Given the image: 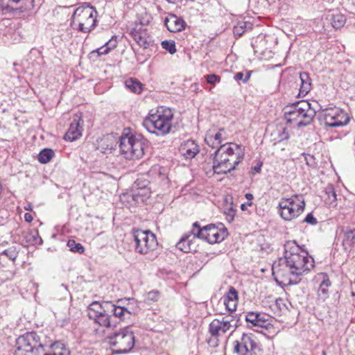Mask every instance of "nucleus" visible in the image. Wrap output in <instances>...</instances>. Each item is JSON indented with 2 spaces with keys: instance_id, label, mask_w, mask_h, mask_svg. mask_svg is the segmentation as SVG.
<instances>
[{
  "instance_id": "f257e3e1",
  "label": "nucleus",
  "mask_w": 355,
  "mask_h": 355,
  "mask_svg": "<svg viewBox=\"0 0 355 355\" xmlns=\"http://www.w3.org/2000/svg\"><path fill=\"white\" fill-rule=\"evenodd\" d=\"M284 250V257L272 264V275L281 286L297 284L303 275L314 267V260L295 241H286Z\"/></svg>"
},
{
  "instance_id": "f03ea898",
  "label": "nucleus",
  "mask_w": 355,
  "mask_h": 355,
  "mask_svg": "<svg viewBox=\"0 0 355 355\" xmlns=\"http://www.w3.org/2000/svg\"><path fill=\"white\" fill-rule=\"evenodd\" d=\"M239 148L240 146L234 143H227L220 146L211 155L214 173L223 174L235 169L243 160V155L239 153H235Z\"/></svg>"
},
{
  "instance_id": "7ed1b4c3",
  "label": "nucleus",
  "mask_w": 355,
  "mask_h": 355,
  "mask_svg": "<svg viewBox=\"0 0 355 355\" xmlns=\"http://www.w3.org/2000/svg\"><path fill=\"white\" fill-rule=\"evenodd\" d=\"M173 118V113L170 108L159 107L150 110L144 120L143 125L149 132L163 136L171 130Z\"/></svg>"
},
{
  "instance_id": "20e7f679",
  "label": "nucleus",
  "mask_w": 355,
  "mask_h": 355,
  "mask_svg": "<svg viewBox=\"0 0 355 355\" xmlns=\"http://www.w3.org/2000/svg\"><path fill=\"white\" fill-rule=\"evenodd\" d=\"M15 347L14 355H52L49 343L42 342L34 331L20 336L16 340Z\"/></svg>"
},
{
  "instance_id": "39448f33",
  "label": "nucleus",
  "mask_w": 355,
  "mask_h": 355,
  "mask_svg": "<svg viewBox=\"0 0 355 355\" xmlns=\"http://www.w3.org/2000/svg\"><path fill=\"white\" fill-rule=\"evenodd\" d=\"M96 14L94 6L89 3H84L73 12L70 26L82 33H89L96 26Z\"/></svg>"
},
{
  "instance_id": "423d86ee",
  "label": "nucleus",
  "mask_w": 355,
  "mask_h": 355,
  "mask_svg": "<svg viewBox=\"0 0 355 355\" xmlns=\"http://www.w3.org/2000/svg\"><path fill=\"white\" fill-rule=\"evenodd\" d=\"M146 141L141 135L123 133L119 138L121 154L127 159H139L144 155Z\"/></svg>"
},
{
  "instance_id": "0eeeda50",
  "label": "nucleus",
  "mask_w": 355,
  "mask_h": 355,
  "mask_svg": "<svg viewBox=\"0 0 355 355\" xmlns=\"http://www.w3.org/2000/svg\"><path fill=\"white\" fill-rule=\"evenodd\" d=\"M109 344L115 354H126L135 346V336L130 327L121 328L119 330L110 333L107 336Z\"/></svg>"
},
{
  "instance_id": "6e6552de",
  "label": "nucleus",
  "mask_w": 355,
  "mask_h": 355,
  "mask_svg": "<svg viewBox=\"0 0 355 355\" xmlns=\"http://www.w3.org/2000/svg\"><path fill=\"white\" fill-rule=\"evenodd\" d=\"M191 234H193V238L200 239L210 244L223 241L228 234L227 229L222 224L217 226L209 224L201 227L198 222L193 224Z\"/></svg>"
},
{
  "instance_id": "1a4fd4ad",
  "label": "nucleus",
  "mask_w": 355,
  "mask_h": 355,
  "mask_svg": "<svg viewBox=\"0 0 355 355\" xmlns=\"http://www.w3.org/2000/svg\"><path fill=\"white\" fill-rule=\"evenodd\" d=\"M233 353L236 355H263L261 345L252 334H243L233 343Z\"/></svg>"
},
{
  "instance_id": "9d476101",
  "label": "nucleus",
  "mask_w": 355,
  "mask_h": 355,
  "mask_svg": "<svg viewBox=\"0 0 355 355\" xmlns=\"http://www.w3.org/2000/svg\"><path fill=\"white\" fill-rule=\"evenodd\" d=\"M305 202H296L293 198H282L278 203V214L285 221H291L300 216L304 211Z\"/></svg>"
},
{
  "instance_id": "9b49d317",
  "label": "nucleus",
  "mask_w": 355,
  "mask_h": 355,
  "mask_svg": "<svg viewBox=\"0 0 355 355\" xmlns=\"http://www.w3.org/2000/svg\"><path fill=\"white\" fill-rule=\"evenodd\" d=\"M132 235L135 243V250L139 254H148L158 245L155 235L150 230H135Z\"/></svg>"
},
{
  "instance_id": "f8f14e48",
  "label": "nucleus",
  "mask_w": 355,
  "mask_h": 355,
  "mask_svg": "<svg viewBox=\"0 0 355 355\" xmlns=\"http://www.w3.org/2000/svg\"><path fill=\"white\" fill-rule=\"evenodd\" d=\"M34 0H0V11L3 15L20 16L32 10Z\"/></svg>"
},
{
  "instance_id": "ddd939ff",
  "label": "nucleus",
  "mask_w": 355,
  "mask_h": 355,
  "mask_svg": "<svg viewBox=\"0 0 355 355\" xmlns=\"http://www.w3.org/2000/svg\"><path fill=\"white\" fill-rule=\"evenodd\" d=\"M235 319L236 316L234 315L222 317L221 319H214L209 325L210 335L216 338L226 334L232 327H236L239 320Z\"/></svg>"
},
{
  "instance_id": "4468645a",
  "label": "nucleus",
  "mask_w": 355,
  "mask_h": 355,
  "mask_svg": "<svg viewBox=\"0 0 355 355\" xmlns=\"http://www.w3.org/2000/svg\"><path fill=\"white\" fill-rule=\"evenodd\" d=\"M349 121L348 114L343 110L334 108L326 110L324 114V123L330 128L343 127Z\"/></svg>"
},
{
  "instance_id": "2eb2a0df",
  "label": "nucleus",
  "mask_w": 355,
  "mask_h": 355,
  "mask_svg": "<svg viewBox=\"0 0 355 355\" xmlns=\"http://www.w3.org/2000/svg\"><path fill=\"white\" fill-rule=\"evenodd\" d=\"M83 119L80 114H74L68 131L64 135V139L69 141L79 139L83 134Z\"/></svg>"
},
{
  "instance_id": "dca6fc26",
  "label": "nucleus",
  "mask_w": 355,
  "mask_h": 355,
  "mask_svg": "<svg viewBox=\"0 0 355 355\" xmlns=\"http://www.w3.org/2000/svg\"><path fill=\"white\" fill-rule=\"evenodd\" d=\"M129 34L134 40L144 49L149 48L153 44V41L149 37L147 31L142 25H136L131 28Z\"/></svg>"
},
{
  "instance_id": "f3484780",
  "label": "nucleus",
  "mask_w": 355,
  "mask_h": 355,
  "mask_svg": "<svg viewBox=\"0 0 355 355\" xmlns=\"http://www.w3.org/2000/svg\"><path fill=\"white\" fill-rule=\"evenodd\" d=\"M299 105L300 115L299 127L308 125L312 122L316 112L311 107V104L307 101H300Z\"/></svg>"
},
{
  "instance_id": "a211bd4d",
  "label": "nucleus",
  "mask_w": 355,
  "mask_h": 355,
  "mask_svg": "<svg viewBox=\"0 0 355 355\" xmlns=\"http://www.w3.org/2000/svg\"><path fill=\"white\" fill-rule=\"evenodd\" d=\"M227 139V133L224 128H220L216 133L212 132L211 130L207 132L205 138V141L212 148H218L222 146L221 143Z\"/></svg>"
},
{
  "instance_id": "6ab92c4d",
  "label": "nucleus",
  "mask_w": 355,
  "mask_h": 355,
  "mask_svg": "<svg viewBox=\"0 0 355 355\" xmlns=\"http://www.w3.org/2000/svg\"><path fill=\"white\" fill-rule=\"evenodd\" d=\"M245 320L254 327L268 329L270 325V316L263 313L250 312L246 315Z\"/></svg>"
},
{
  "instance_id": "aec40b11",
  "label": "nucleus",
  "mask_w": 355,
  "mask_h": 355,
  "mask_svg": "<svg viewBox=\"0 0 355 355\" xmlns=\"http://www.w3.org/2000/svg\"><path fill=\"white\" fill-rule=\"evenodd\" d=\"M239 302L238 291L233 286H230L228 292L223 297V304L230 312L235 311Z\"/></svg>"
},
{
  "instance_id": "412c9836",
  "label": "nucleus",
  "mask_w": 355,
  "mask_h": 355,
  "mask_svg": "<svg viewBox=\"0 0 355 355\" xmlns=\"http://www.w3.org/2000/svg\"><path fill=\"white\" fill-rule=\"evenodd\" d=\"M164 25L172 33H177L184 29L185 22L175 15L170 14L164 19Z\"/></svg>"
},
{
  "instance_id": "4be33fe9",
  "label": "nucleus",
  "mask_w": 355,
  "mask_h": 355,
  "mask_svg": "<svg viewBox=\"0 0 355 355\" xmlns=\"http://www.w3.org/2000/svg\"><path fill=\"white\" fill-rule=\"evenodd\" d=\"M193 234H191V230L186 233L176 244V247L181 251L188 253L192 251H196V246L194 244Z\"/></svg>"
},
{
  "instance_id": "5701e85b",
  "label": "nucleus",
  "mask_w": 355,
  "mask_h": 355,
  "mask_svg": "<svg viewBox=\"0 0 355 355\" xmlns=\"http://www.w3.org/2000/svg\"><path fill=\"white\" fill-rule=\"evenodd\" d=\"M110 302H103L100 303L97 301L90 304L87 309V315L90 319L96 318L97 315L106 312L110 309Z\"/></svg>"
},
{
  "instance_id": "b1692460",
  "label": "nucleus",
  "mask_w": 355,
  "mask_h": 355,
  "mask_svg": "<svg viewBox=\"0 0 355 355\" xmlns=\"http://www.w3.org/2000/svg\"><path fill=\"white\" fill-rule=\"evenodd\" d=\"M116 144L117 141L112 135H106L97 140L96 149L102 153H111Z\"/></svg>"
},
{
  "instance_id": "393cba45",
  "label": "nucleus",
  "mask_w": 355,
  "mask_h": 355,
  "mask_svg": "<svg viewBox=\"0 0 355 355\" xmlns=\"http://www.w3.org/2000/svg\"><path fill=\"white\" fill-rule=\"evenodd\" d=\"M299 102L292 105L291 106H287L284 111V119L288 123H295L299 127L300 121V109Z\"/></svg>"
},
{
  "instance_id": "a878e982",
  "label": "nucleus",
  "mask_w": 355,
  "mask_h": 355,
  "mask_svg": "<svg viewBox=\"0 0 355 355\" xmlns=\"http://www.w3.org/2000/svg\"><path fill=\"white\" fill-rule=\"evenodd\" d=\"M180 150L187 159H192L199 153L200 148L193 140H187L182 144Z\"/></svg>"
},
{
  "instance_id": "bb28decb",
  "label": "nucleus",
  "mask_w": 355,
  "mask_h": 355,
  "mask_svg": "<svg viewBox=\"0 0 355 355\" xmlns=\"http://www.w3.org/2000/svg\"><path fill=\"white\" fill-rule=\"evenodd\" d=\"M343 234V245L345 250H349L355 245V228L345 227L342 229Z\"/></svg>"
},
{
  "instance_id": "cd10ccee",
  "label": "nucleus",
  "mask_w": 355,
  "mask_h": 355,
  "mask_svg": "<svg viewBox=\"0 0 355 355\" xmlns=\"http://www.w3.org/2000/svg\"><path fill=\"white\" fill-rule=\"evenodd\" d=\"M150 196V189L148 187L143 186V189H132L131 195L132 200L137 203L144 202Z\"/></svg>"
},
{
  "instance_id": "c85d7f7f",
  "label": "nucleus",
  "mask_w": 355,
  "mask_h": 355,
  "mask_svg": "<svg viewBox=\"0 0 355 355\" xmlns=\"http://www.w3.org/2000/svg\"><path fill=\"white\" fill-rule=\"evenodd\" d=\"M321 275L322 280L318 291V295L320 300L324 301L329 297V287L331 283L327 274L322 273Z\"/></svg>"
},
{
  "instance_id": "c756f323",
  "label": "nucleus",
  "mask_w": 355,
  "mask_h": 355,
  "mask_svg": "<svg viewBox=\"0 0 355 355\" xmlns=\"http://www.w3.org/2000/svg\"><path fill=\"white\" fill-rule=\"evenodd\" d=\"M300 79L301 81V85L299 95L305 96L311 91V80L309 73L306 72L300 73Z\"/></svg>"
},
{
  "instance_id": "7c9ffc66",
  "label": "nucleus",
  "mask_w": 355,
  "mask_h": 355,
  "mask_svg": "<svg viewBox=\"0 0 355 355\" xmlns=\"http://www.w3.org/2000/svg\"><path fill=\"white\" fill-rule=\"evenodd\" d=\"M148 175L159 182L167 180L166 169L159 165L153 166L150 169Z\"/></svg>"
},
{
  "instance_id": "2f4dec72",
  "label": "nucleus",
  "mask_w": 355,
  "mask_h": 355,
  "mask_svg": "<svg viewBox=\"0 0 355 355\" xmlns=\"http://www.w3.org/2000/svg\"><path fill=\"white\" fill-rule=\"evenodd\" d=\"M322 198L326 205L331 207L337 205V198L334 188L332 185H328L324 191V196Z\"/></svg>"
},
{
  "instance_id": "473e14b6",
  "label": "nucleus",
  "mask_w": 355,
  "mask_h": 355,
  "mask_svg": "<svg viewBox=\"0 0 355 355\" xmlns=\"http://www.w3.org/2000/svg\"><path fill=\"white\" fill-rule=\"evenodd\" d=\"M49 349L51 350L52 355H70L69 349L60 342L49 344Z\"/></svg>"
},
{
  "instance_id": "72a5a7b5",
  "label": "nucleus",
  "mask_w": 355,
  "mask_h": 355,
  "mask_svg": "<svg viewBox=\"0 0 355 355\" xmlns=\"http://www.w3.org/2000/svg\"><path fill=\"white\" fill-rule=\"evenodd\" d=\"M24 239L27 244L31 245H41L43 242L38 231L35 230L26 232L24 235Z\"/></svg>"
},
{
  "instance_id": "f704fd0d",
  "label": "nucleus",
  "mask_w": 355,
  "mask_h": 355,
  "mask_svg": "<svg viewBox=\"0 0 355 355\" xmlns=\"http://www.w3.org/2000/svg\"><path fill=\"white\" fill-rule=\"evenodd\" d=\"M330 21L334 28L339 29L343 27L345 24L346 17L340 13H337L336 15H331Z\"/></svg>"
},
{
  "instance_id": "c9c22d12",
  "label": "nucleus",
  "mask_w": 355,
  "mask_h": 355,
  "mask_svg": "<svg viewBox=\"0 0 355 355\" xmlns=\"http://www.w3.org/2000/svg\"><path fill=\"white\" fill-rule=\"evenodd\" d=\"M110 309H111V312L113 315L120 318L121 320H124V316L125 314L130 315V312L124 306H116L110 302Z\"/></svg>"
},
{
  "instance_id": "e433bc0d",
  "label": "nucleus",
  "mask_w": 355,
  "mask_h": 355,
  "mask_svg": "<svg viewBox=\"0 0 355 355\" xmlns=\"http://www.w3.org/2000/svg\"><path fill=\"white\" fill-rule=\"evenodd\" d=\"M125 84L128 89L136 94H140L143 89L142 84L134 78L127 80Z\"/></svg>"
},
{
  "instance_id": "4c0bfd02",
  "label": "nucleus",
  "mask_w": 355,
  "mask_h": 355,
  "mask_svg": "<svg viewBox=\"0 0 355 355\" xmlns=\"http://www.w3.org/2000/svg\"><path fill=\"white\" fill-rule=\"evenodd\" d=\"M110 319L111 316L106 311L99 315H97L96 318H93L92 320H94L96 323L98 324L101 327H110Z\"/></svg>"
},
{
  "instance_id": "58836bf2",
  "label": "nucleus",
  "mask_w": 355,
  "mask_h": 355,
  "mask_svg": "<svg viewBox=\"0 0 355 355\" xmlns=\"http://www.w3.org/2000/svg\"><path fill=\"white\" fill-rule=\"evenodd\" d=\"M54 155L53 150L49 148L43 149L38 155V160L40 163L46 164L51 161Z\"/></svg>"
},
{
  "instance_id": "ea45409f",
  "label": "nucleus",
  "mask_w": 355,
  "mask_h": 355,
  "mask_svg": "<svg viewBox=\"0 0 355 355\" xmlns=\"http://www.w3.org/2000/svg\"><path fill=\"white\" fill-rule=\"evenodd\" d=\"M67 246L69 250L73 252L83 254L85 252V248L81 243H76L74 240H69L67 243Z\"/></svg>"
},
{
  "instance_id": "a19ab883",
  "label": "nucleus",
  "mask_w": 355,
  "mask_h": 355,
  "mask_svg": "<svg viewBox=\"0 0 355 355\" xmlns=\"http://www.w3.org/2000/svg\"><path fill=\"white\" fill-rule=\"evenodd\" d=\"M162 47L173 55L176 52L175 43L173 40H164L162 42Z\"/></svg>"
},
{
  "instance_id": "79ce46f5",
  "label": "nucleus",
  "mask_w": 355,
  "mask_h": 355,
  "mask_svg": "<svg viewBox=\"0 0 355 355\" xmlns=\"http://www.w3.org/2000/svg\"><path fill=\"white\" fill-rule=\"evenodd\" d=\"M159 298V292L158 291H151L146 296L145 301L148 303L158 301Z\"/></svg>"
},
{
  "instance_id": "37998d69",
  "label": "nucleus",
  "mask_w": 355,
  "mask_h": 355,
  "mask_svg": "<svg viewBox=\"0 0 355 355\" xmlns=\"http://www.w3.org/2000/svg\"><path fill=\"white\" fill-rule=\"evenodd\" d=\"M252 71H247L245 75L243 72H238L234 75V80L236 81L242 80L243 83H246L250 78Z\"/></svg>"
},
{
  "instance_id": "c03bdc74",
  "label": "nucleus",
  "mask_w": 355,
  "mask_h": 355,
  "mask_svg": "<svg viewBox=\"0 0 355 355\" xmlns=\"http://www.w3.org/2000/svg\"><path fill=\"white\" fill-rule=\"evenodd\" d=\"M246 28V23L242 22L234 27V34L236 36L241 37L245 32Z\"/></svg>"
},
{
  "instance_id": "a18cd8bd",
  "label": "nucleus",
  "mask_w": 355,
  "mask_h": 355,
  "mask_svg": "<svg viewBox=\"0 0 355 355\" xmlns=\"http://www.w3.org/2000/svg\"><path fill=\"white\" fill-rule=\"evenodd\" d=\"M206 80L207 83L211 85H214L216 83H219L220 80V77L214 73L209 74L205 76Z\"/></svg>"
},
{
  "instance_id": "49530a36",
  "label": "nucleus",
  "mask_w": 355,
  "mask_h": 355,
  "mask_svg": "<svg viewBox=\"0 0 355 355\" xmlns=\"http://www.w3.org/2000/svg\"><path fill=\"white\" fill-rule=\"evenodd\" d=\"M148 184L149 182L148 180H142L141 179H137L133 184L132 189H137L138 188L143 189V186L148 187Z\"/></svg>"
},
{
  "instance_id": "de8ad7c7",
  "label": "nucleus",
  "mask_w": 355,
  "mask_h": 355,
  "mask_svg": "<svg viewBox=\"0 0 355 355\" xmlns=\"http://www.w3.org/2000/svg\"><path fill=\"white\" fill-rule=\"evenodd\" d=\"M275 306L279 311H282L286 309L284 300L280 297L275 300Z\"/></svg>"
},
{
  "instance_id": "09e8293b",
  "label": "nucleus",
  "mask_w": 355,
  "mask_h": 355,
  "mask_svg": "<svg viewBox=\"0 0 355 355\" xmlns=\"http://www.w3.org/2000/svg\"><path fill=\"white\" fill-rule=\"evenodd\" d=\"M105 44L106 45V46H107L110 51L114 49L117 44L116 37L112 36V38L109 41L105 42Z\"/></svg>"
},
{
  "instance_id": "8fccbe9b",
  "label": "nucleus",
  "mask_w": 355,
  "mask_h": 355,
  "mask_svg": "<svg viewBox=\"0 0 355 355\" xmlns=\"http://www.w3.org/2000/svg\"><path fill=\"white\" fill-rule=\"evenodd\" d=\"M304 222L311 224V225H316L318 223V220L311 213H309L305 217Z\"/></svg>"
},
{
  "instance_id": "3c124183",
  "label": "nucleus",
  "mask_w": 355,
  "mask_h": 355,
  "mask_svg": "<svg viewBox=\"0 0 355 355\" xmlns=\"http://www.w3.org/2000/svg\"><path fill=\"white\" fill-rule=\"evenodd\" d=\"M2 254L6 255L10 259L15 261L17 258V253L14 250H6L2 252Z\"/></svg>"
},
{
  "instance_id": "603ef678",
  "label": "nucleus",
  "mask_w": 355,
  "mask_h": 355,
  "mask_svg": "<svg viewBox=\"0 0 355 355\" xmlns=\"http://www.w3.org/2000/svg\"><path fill=\"white\" fill-rule=\"evenodd\" d=\"M278 136L279 141L286 140L289 138V134L285 129H283L282 132H278Z\"/></svg>"
},
{
  "instance_id": "864d4df0",
  "label": "nucleus",
  "mask_w": 355,
  "mask_h": 355,
  "mask_svg": "<svg viewBox=\"0 0 355 355\" xmlns=\"http://www.w3.org/2000/svg\"><path fill=\"white\" fill-rule=\"evenodd\" d=\"M96 52L99 55H107L110 52L107 46L105 44L103 45L100 48L96 49Z\"/></svg>"
},
{
  "instance_id": "5fc2aeb1",
  "label": "nucleus",
  "mask_w": 355,
  "mask_h": 355,
  "mask_svg": "<svg viewBox=\"0 0 355 355\" xmlns=\"http://www.w3.org/2000/svg\"><path fill=\"white\" fill-rule=\"evenodd\" d=\"M24 219H25V220H26V222H28V223H31V222H32V221H33V216H32L31 214H29V213H26V214H24Z\"/></svg>"
},
{
  "instance_id": "6e6d98bb",
  "label": "nucleus",
  "mask_w": 355,
  "mask_h": 355,
  "mask_svg": "<svg viewBox=\"0 0 355 355\" xmlns=\"http://www.w3.org/2000/svg\"><path fill=\"white\" fill-rule=\"evenodd\" d=\"M234 210L232 209H230L229 211V214H227V218L230 220H233L234 218Z\"/></svg>"
},
{
  "instance_id": "4d7b16f0",
  "label": "nucleus",
  "mask_w": 355,
  "mask_h": 355,
  "mask_svg": "<svg viewBox=\"0 0 355 355\" xmlns=\"http://www.w3.org/2000/svg\"><path fill=\"white\" fill-rule=\"evenodd\" d=\"M245 198L248 200L251 201L254 197L252 193H248L245 194Z\"/></svg>"
},
{
  "instance_id": "13d9d810",
  "label": "nucleus",
  "mask_w": 355,
  "mask_h": 355,
  "mask_svg": "<svg viewBox=\"0 0 355 355\" xmlns=\"http://www.w3.org/2000/svg\"><path fill=\"white\" fill-rule=\"evenodd\" d=\"M253 170L257 172V173H260L261 171V166H255L254 168H253Z\"/></svg>"
},
{
  "instance_id": "bf43d9fd",
  "label": "nucleus",
  "mask_w": 355,
  "mask_h": 355,
  "mask_svg": "<svg viewBox=\"0 0 355 355\" xmlns=\"http://www.w3.org/2000/svg\"><path fill=\"white\" fill-rule=\"evenodd\" d=\"M169 3H176L180 0H166Z\"/></svg>"
},
{
  "instance_id": "052dcab7",
  "label": "nucleus",
  "mask_w": 355,
  "mask_h": 355,
  "mask_svg": "<svg viewBox=\"0 0 355 355\" xmlns=\"http://www.w3.org/2000/svg\"><path fill=\"white\" fill-rule=\"evenodd\" d=\"M241 209L242 210H245L246 209V205L245 204H242L241 206Z\"/></svg>"
},
{
  "instance_id": "680f3d73",
  "label": "nucleus",
  "mask_w": 355,
  "mask_h": 355,
  "mask_svg": "<svg viewBox=\"0 0 355 355\" xmlns=\"http://www.w3.org/2000/svg\"><path fill=\"white\" fill-rule=\"evenodd\" d=\"M245 205H246V206H247V205H248V206H251V205H252V200H251V201H249V200H248V202Z\"/></svg>"
},
{
  "instance_id": "e2e57ef3",
  "label": "nucleus",
  "mask_w": 355,
  "mask_h": 355,
  "mask_svg": "<svg viewBox=\"0 0 355 355\" xmlns=\"http://www.w3.org/2000/svg\"><path fill=\"white\" fill-rule=\"evenodd\" d=\"M25 209H26V210H31V205H28V207H25Z\"/></svg>"
},
{
  "instance_id": "0e129e2a",
  "label": "nucleus",
  "mask_w": 355,
  "mask_h": 355,
  "mask_svg": "<svg viewBox=\"0 0 355 355\" xmlns=\"http://www.w3.org/2000/svg\"><path fill=\"white\" fill-rule=\"evenodd\" d=\"M61 286L63 287L64 288L67 289V286L65 285L62 284Z\"/></svg>"
}]
</instances>
